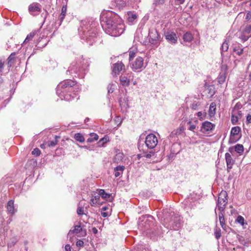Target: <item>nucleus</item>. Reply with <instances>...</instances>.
I'll use <instances>...</instances> for the list:
<instances>
[{
  "instance_id": "58836bf2",
  "label": "nucleus",
  "mask_w": 251,
  "mask_h": 251,
  "mask_svg": "<svg viewBox=\"0 0 251 251\" xmlns=\"http://www.w3.org/2000/svg\"><path fill=\"white\" fill-rule=\"evenodd\" d=\"M235 221L242 226H243L245 224L247 225V223H245V219L244 217L241 215L238 216Z\"/></svg>"
},
{
  "instance_id": "b1692460",
  "label": "nucleus",
  "mask_w": 251,
  "mask_h": 251,
  "mask_svg": "<svg viewBox=\"0 0 251 251\" xmlns=\"http://www.w3.org/2000/svg\"><path fill=\"white\" fill-rule=\"evenodd\" d=\"M241 131V128L239 126H235L231 128L230 131V141L231 140L232 136L237 135Z\"/></svg>"
},
{
  "instance_id": "864d4df0",
  "label": "nucleus",
  "mask_w": 251,
  "mask_h": 251,
  "mask_svg": "<svg viewBox=\"0 0 251 251\" xmlns=\"http://www.w3.org/2000/svg\"><path fill=\"white\" fill-rule=\"evenodd\" d=\"M77 213L79 215L83 214V208L82 207H78L77 209Z\"/></svg>"
},
{
  "instance_id": "c9c22d12",
  "label": "nucleus",
  "mask_w": 251,
  "mask_h": 251,
  "mask_svg": "<svg viewBox=\"0 0 251 251\" xmlns=\"http://www.w3.org/2000/svg\"><path fill=\"white\" fill-rule=\"evenodd\" d=\"M60 137L57 136H55V140L54 141H50L46 143V144L49 147H54L58 143V139Z\"/></svg>"
},
{
  "instance_id": "8fccbe9b",
  "label": "nucleus",
  "mask_w": 251,
  "mask_h": 251,
  "mask_svg": "<svg viewBox=\"0 0 251 251\" xmlns=\"http://www.w3.org/2000/svg\"><path fill=\"white\" fill-rule=\"evenodd\" d=\"M206 113H202V112H199L197 113V116L199 117L201 120H202L205 117Z\"/></svg>"
},
{
  "instance_id": "bb28decb",
  "label": "nucleus",
  "mask_w": 251,
  "mask_h": 251,
  "mask_svg": "<svg viewBox=\"0 0 251 251\" xmlns=\"http://www.w3.org/2000/svg\"><path fill=\"white\" fill-rule=\"evenodd\" d=\"M183 39L185 42H190L193 39V37L190 32H187L183 35Z\"/></svg>"
},
{
  "instance_id": "ddd939ff",
  "label": "nucleus",
  "mask_w": 251,
  "mask_h": 251,
  "mask_svg": "<svg viewBox=\"0 0 251 251\" xmlns=\"http://www.w3.org/2000/svg\"><path fill=\"white\" fill-rule=\"evenodd\" d=\"M215 127V125L208 121H205L202 124L201 131L202 133H206L211 131Z\"/></svg>"
},
{
  "instance_id": "4468645a",
  "label": "nucleus",
  "mask_w": 251,
  "mask_h": 251,
  "mask_svg": "<svg viewBox=\"0 0 251 251\" xmlns=\"http://www.w3.org/2000/svg\"><path fill=\"white\" fill-rule=\"evenodd\" d=\"M225 158L227 166V170L228 172H229L235 163V160L232 158L231 154L228 152H226L225 154Z\"/></svg>"
},
{
  "instance_id": "6e6d98bb",
  "label": "nucleus",
  "mask_w": 251,
  "mask_h": 251,
  "mask_svg": "<svg viewBox=\"0 0 251 251\" xmlns=\"http://www.w3.org/2000/svg\"><path fill=\"white\" fill-rule=\"evenodd\" d=\"M176 5H181L184 3L185 0H174Z\"/></svg>"
},
{
  "instance_id": "338daca9",
  "label": "nucleus",
  "mask_w": 251,
  "mask_h": 251,
  "mask_svg": "<svg viewBox=\"0 0 251 251\" xmlns=\"http://www.w3.org/2000/svg\"><path fill=\"white\" fill-rule=\"evenodd\" d=\"M71 246L68 244L66 245L65 247V250L66 251H71Z\"/></svg>"
},
{
  "instance_id": "5701e85b",
  "label": "nucleus",
  "mask_w": 251,
  "mask_h": 251,
  "mask_svg": "<svg viewBox=\"0 0 251 251\" xmlns=\"http://www.w3.org/2000/svg\"><path fill=\"white\" fill-rule=\"evenodd\" d=\"M82 230V228L80 225L75 226L73 230H70L68 233V235L71 236L74 233L77 234Z\"/></svg>"
},
{
  "instance_id": "f3484780",
  "label": "nucleus",
  "mask_w": 251,
  "mask_h": 251,
  "mask_svg": "<svg viewBox=\"0 0 251 251\" xmlns=\"http://www.w3.org/2000/svg\"><path fill=\"white\" fill-rule=\"evenodd\" d=\"M125 66L121 62H118L114 64L113 67V73L115 75L118 74L124 68Z\"/></svg>"
},
{
  "instance_id": "aec40b11",
  "label": "nucleus",
  "mask_w": 251,
  "mask_h": 251,
  "mask_svg": "<svg viewBox=\"0 0 251 251\" xmlns=\"http://www.w3.org/2000/svg\"><path fill=\"white\" fill-rule=\"evenodd\" d=\"M227 203V201L218 200L217 207L220 211H224L225 206Z\"/></svg>"
},
{
  "instance_id": "c756f323",
  "label": "nucleus",
  "mask_w": 251,
  "mask_h": 251,
  "mask_svg": "<svg viewBox=\"0 0 251 251\" xmlns=\"http://www.w3.org/2000/svg\"><path fill=\"white\" fill-rule=\"evenodd\" d=\"M227 74H226L225 73H220L218 77V81L220 84H223L226 80V78Z\"/></svg>"
},
{
  "instance_id": "6ab92c4d",
  "label": "nucleus",
  "mask_w": 251,
  "mask_h": 251,
  "mask_svg": "<svg viewBox=\"0 0 251 251\" xmlns=\"http://www.w3.org/2000/svg\"><path fill=\"white\" fill-rule=\"evenodd\" d=\"M126 16L128 22L130 24H133L137 18L136 14L130 11L127 12Z\"/></svg>"
},
{
  "instance_id": "de8ad7c7",
  "label": "nucleus",
  "mask_w": 251,
  "mask_h": 251,
  "mask_svg": "<svg viewBox=\"0 0 251 251\" xmlns=\"http://www.w3.org/2000/svg\"><path fill=\"white\" fill-rule=\"evenodd\" d=\"M165 0H154L153 4L155 6H158L164 4Z\"/></svg>"
},
{
  "instance_id": "37998d69",
  "label": "nucleus",
  "mask_w": 251,
  "mask_h": 251,
  "mask_svg": "<svg viewBox=\"0 0 251 251\" xmlns=\"http://www.w3.org/2000/svg\"><path fill=\"white\" fill-rule=\"evenodd\" d=\"M143 151V152H144V155L143 156L147 158H150L152 155L154 153V152L153 151H151L149 152V153H148L147 151H144L143 149H142Z\"/></svg>"
},
{
  "instance_id": "7c9ffc66",
  "label": "nucleus",
  "mask_w": 251,
  "mask_h": 251,
  "mask_svg": "<svg viewBox=\"0 0 251 251\" xmlns=\"http://www.w3.org/2000/svg\"><path fill=\"white\" fill-rule=\"evenodd\" d=\"M124 158V154L121 152H119L117 153L114 157V162L117 163H118L120 161H121Z\"/></svg>"
},
{
  "instance_id": "4d7b16f0",
  "label": "nucleus",
  "mask_w": 251,
  "mask_h": 251,
  "mask_svg": "<svg viewBox=\"0 0 251 251\" xmlns=\"http://www.w3.org/2000/svg\"><path fill=\"white\" fill-rule=\"evenodd\" d=\"M107 89L108 93H112L114 89L113 87V85H109L107 87Z\"/></svg>"
},
{
  "instance_id": "3c124183",
  "label": "nucleus",
  "mask_w": 251,
  "mask_h": 251,
  "mask_svg": "<svg viewBox=\"0 0 251 251\" xmlns=\"http://www.w3.org/2000/svg\"><path fill=\"white\" fill-rule=\"evenodd\" d=\"M215 237H216V238L217 239H219L221 237V233L220 229L217 230L215 232Z\"/></svg>"
},
{
  "instance_id": "cd10ccee",
  "label": "nucleus",
  "mask_w": 251,
  "mask_h": 251,
  "mask_svg": "<svg viewBox=\"0 0 251 251\" xmlns=\"http://www.w3.org/2000/svg\"><path fill=\"white\" fill-rule=\"evenodd\" d=\"M216 103L214 102L211 103L209 107V113L210 116H213L215 115L216 112Z\"/></svg>"
},
{
  "instance_id": "680f3d73",
  "label": "nucleus",
  "mask_w": 251,
  "mask_h": 251,
  "mask_svg": "<svg viewBox=\"0 0 251 251\" xmlns=\"http://www.w3.org/2000/svg\"><path fill=\"white\" fill-rule=\"evenodd\" d=\"M246 123L247 124L251 123V115L248 114L247 116Z\"/></svg>"
},
{
  "instance_id": "dca6fc26",
  "label": "nucleus",
  "mask_w": 251,
  "mask_h": 251,
  "mask_svg": "<svg viewBox=\"0 0 251 251\" xmlns=\"http://www.w3.org/2000/svg\"><path fill=\"white\" fill-rule=\"evenodd\" d=\"M100 195L99 193L94 192L92 194L91 199L90 200V204L92 206H95L97 203H99L100 199Z\"/></svg>"
},
{
  "instance_id": "c85d7f7f",
  "label": "nucleus",
  "mask_w": 251,
  "mask_h": 251,
  "mask_svg": "<svg viewBox=\"0 0 251 251\" xmlns=\"http://www.w3.org/2000/svg\"><path fill=\"white\" fill-rule=\"evenodd\" d=\"M233 51L236 54L240 56L243 54V49L238 45L234 47Z\"/></svg>"
},
{
  "instance_id": "2f4dec72",
  "label": "nucleus",
  "mask_w": 251,
  "mask_h": 251,
  "mask_svg": "<svg viewBox=\"0 0 251 251\" xmlns=\"http://www.w3.org/2000/svg\"><path fill=\"white\" fill-rule=\"evenodd\" d=\"M99 139V136L94 133L90 134V136L88 138L87 142L89 143H92L95 141L98 140Z\"/></svg>"
},
{
  "instance_id": "5fc2aeb1",
  "label": "nucleus",
  "mask_w": 251,
  "mask_h": 251,
  "mask_svg": "<svg viewBox=\"0 0 251 251\" xmlns=\"http://www.w3.org/2000/svg\"><path fill=\"white\" fill-rule=\"evenodd\" d=\"M246 195L248 200H251V189L247 190Z\"/></svg>"
},
{
  "instance_id": "473e14b6",
  "label": "nucleus",
  "mask_w": 251,
  "mask_h": 251,
  "mask_svg": "<svg viewBox=\"0 0 251 251\" xmlns=\"http://www.w3.org/2000/svg\"><path fill=\"white\" fill-rule=\"evenodd\" d=\"M74 138L75 140L80 143H83L85 141V139L82 134L77 133L75 134Z\"/></svg>"
},
{
  "instance_id": "0eeeda50",
  "label": "nucleus",
  "mask_w": 251,
  "mask_h": 251,
  "mask_svg": "<svg viewBox=\"0 0 251 251\" xmlns=\"http://www.w3.org/2000/svg\"><path fill=\"white\" fill-rule=\"evenodd\" d=\"M146 146L149 149H153L158 144L157 137L153 133L148 135L145 141Z\"/></svg>"
},
{
  "instance_id": "a19ab883",
  "label": "nucleus",
  "mask_w": 251,
  "mask_h": 251,
  "mask_svg": "<svg viewBox=\"0 0 251 251\" xmlns=\"http://www.w3.org/2000/svg\"><path fill=\"white\" fill-rule=\"evenodd\" d=\"M35 35V32H30L29 34H28L26 37V38L25 39L24 43H27L30 40H31L33 38V37Z\"/></svg>"
},
{
  "instance_id": "69168bd1",
  "label": "nucleus",
  "mask_w": 251,
  "mask_h": 251,
  "mask_svg": "<svg viewBox=\"0 0 251 251\" xmlns=\"http://www.w3.org/2000/svg\"><path fill=\"white\" fill-rule=\"evenodd\" d=\"M196 126L194 125H190V127H189L188 129L191 131H193L195 128Z\"/></svg>"
},
{
  "instance_id": "2eb2a0df",
  "label": "nucleus",
  "mask_w": 251,
  "mask_h": 251,
  "mask_svg": "<svg viewBox=\"0 0 251 251\" xmlns=\"http://www.w3.org/2000/svg\"><path fill=\"white\" fill-rule=\"evenodd\" d=\"M166 39L171 43L175 44L177 42V37L176 33L172 31H168L165 33Z\"/></svg>"
},
{
  "instance_id": "4c0bfd02",
  "label": "nucleus",
  "mask_w": 251,
  "mask_h": 251,
  "mask_svg": "<svg viewBox=\"0 0 251 251\" xmlns=\"http://www.w3.org/2000/svg\"><path fill=\"white\" fill-rule=\"evenodd\" d=\"M17 241L18 239L16 237H13L11 238L10 240V241L7 244L8 247L11 248L17 243Z\"/></svg>"
},
{
  "instance_id": "0e129e2a",
  "label": "nucleus",
  "mask_w": 251,
  "mask_h": 251,
  "mask_svg": "<svg viewBox=\"0 0 251 251\" xmlns=\"http://www.w3.org/2000/svg\"><path fill=\"white\" fill-rule=\"evenodd\" d=\"M235 146H233V147H230L228 148V151L231 153H232L234 151H235Z\"/></svg>"
},
{
  "instance_id": "9b49d317",
  "label": "nucleus",
  "mask_w": 251,
  "mask_h": 251,
  "mask_svg": "<svg viewBox=\"0 0 251 251\" xmlns=\"http://www.w3.org/2000/svg\"><path fill=\"white\" fill-rule=\"evenodd\" d=\"M132 70L135 71L141 69L143 67L144 59L141 57H138L135 61L131 63Z\"/></svg>"
},
{
  "instance_id": "a18cd8bd",
  "label": "nucleus",
  "mask_w": 251,
  "mask_h": 251,
  "mask_svg": "<svg viewBox=\"0 0 251 251\" xmlns=\"http://www.w3.org/2000/svg\"><path fill=\"white\" fill-rule=\"evenodd\" d=\"M240 118L239 116H236L235 115H234L231 114V122L232 124L236 125Z\"/></svg>"
},
{
  "instance_id": "72a5a7b5",
  "label": "nucleus",
  "mask_w": 251,
  "mask_h": 251,
  "mask_svg": "<svg viewBox=\"0 0 251 251\" xmlns=\"http://www.w3.org/2000/svg\"><path fill=\"white\" fill-rule=\"evenodd\" d=\"M99 194H100V196L104 199H107L111 196L110 194L106 193L103 189H100L99 190Z\"/></svg>"
},
{
  "instance_id": "1a4fd4ad",
  "label": "nucleus",
  "mask_w": 251,
  "mask_h": 251,
  "mask_svg": "<svg viewBox=\"0 0 251 251\" xmlns=\"http://www.w3.org/2000/svg\"><path fill=\"white\" fill-rule=\"evenodd\" d=\"M251 37V25H247L243 29L242 33L239 38L241 40V41L245 42V41H247L248 39Z\"/></svg>"
},
{
  "instance_id": "13d9d810",
  "label": "nucleus",
  "mask_w": 251,
  "mask_h": 251,
  "mask_svg": "<svg viewBox=\"0 0 251 251\" xmlns=\"http://www.w3.org/2000/svg\"><path fill=\"white\" fill-rule=\"evenodd\" d=\"M246 20L247 21H251V11L248 12L246 16Z\"/></svg>"
},
{
  "instance_id": "774afa93",
  "label": "nucleus",
  "mask_w": 251,
  "mask_h": 251,
  "mask_svg": "<svg viewBox=\"0 0 251 251\" xmlns=\"http://www.w3.org/2000/svg\"><path fill=\"white\" fill-rule=\"evenodd\" d=\"M197 106H198L197 103H193L191 105V108L193 109L196 110V109H197Z\"/></svg>"
},
{
  "instance_id": "f704fd0d",
  "label": "nucleus",
  "mask_w": 251,
  "mask_h": 251,
  "mask_svg": "<svg viewBox=\"0 0 251 251\" xmlns=\"http://www.w3.org/2000/svg\"><path fill=\"white\" fill-rule=\"evenodd\" d=\"M235 151L238 153L239 154H242L244 151V147L241 144H237L235 146Z\"/></svg>"
},
{
  "instance_id": "a878e982",
  "label": "nucleus",
  "mask_w": 251,
  "mask_h": 251,
  "mask_svg": "<svg viewBox=\"0 0 251 251\" xmlns=\"http://www.w3.org/2000/svg\"><path fill=\"white\" fill-rule=\"evenodd\" d=\"M67 12V5H63L61 9V13L60 15V25L65 18Z\"/></svg>"
},
{
  "instance_id": "7ed1b4c3",
  "label": "nucleus",
  "mask_w": 251,
  "mask_h": 251,
  "mask_svg": "<svg viewBox=\"0 0 251 251\" xmlns=\"http://www.w3.org/2000/svg\"><path fill=\"white\" fill-rule=\"evenodd\" d=\"M89 64L87 60L82 57L77 59L75 62L71 64L68 71L75 76L83 77L87 71Z\"/></svg>"
},
{
  "instance_id": "a211bd4d",
  "label": "nucleus",
  "mask_w": 251,
  "mask_h": 251,
  "mask_svg": "<svg viewBox=\"0 0 251 251\" xmlns=\"http://www.w3.org/2000/svg\"><path fill=\"white\" fill-rule=\"evenodd\" d=\"M41 5L38 3H33L29 6V11L30 12H40L41 11Z\"/></svg>"
},
{
  "instance_id": "49530a36",
  "label": "nucleus",
  "mask_w": 251,
  "mask_h": 251,
  "mask_svg": "<svg viewBox=\"0 0 251 251\" xmlns=\"http://www.w3.org/2000/svg\"><path fill=\"white\" fill-rule=\"evenodd\" d=\"M228 67L226 64H222L221 66V72L227 74Z\"/></svg>"
},
{
  "instance_id": "9d476101",
  "label": "nucleus",
  "mask_w": 251,
  "mask_h": 251,
  "mask_svg": "<svg viewBox=\"0 0 251 251\" xmlns=\"http://www.w3.org/2000/svg\"><path fill=\"white\" fill-rule=\"evenodd\" d=\"M148 37L150 42L152 44H155V42L159 40L160 38V35L158 34V32L154 29L149 30Z\"/></svg>"
},
{
  "instance_id": "09e8293b",
  "label": "nucleus",
  "mask_w": 251,
  "mask_h": 251,
  "mask_svg": "<svg viewBox=\"0 0 251 251\" xmlns=\"http://www.w3.org/2000/svg\"><path fill=\"white\" fill-rule=\"evenodd\" d=\"M41 153V151L38 148L34 149L32 151V154L33 155H35L36 156H39Z\"/></svg>"
},
{
  "instance_id": "bf43d9fd",
  "label": "nucleus",
  "mask_w": 251,
  "mask_h": 251,
  "mask_svg": "<svg viewBox=\"0 0 251 251\" xmlns=\"http://www.w3.org/2000/svg\"><path fill=\"white\" fill-rule=\"evenodd\" d=\"M135 55V53L133 51H130L129 53V61L130 62L131 60V59H132Z\"/></svg>"
},
{
  "instance_id": "f03ea898",
  "label": "nucleus",
  "mask_w": 251,
  "mask_h": 251,
  "mask_svg": "<svg viewBox=\"0 0 251 251\" xmlns=\"http://www.w3.org/2000/svg\"><path fill=\"white\" fill-rule=\"evenodd\" d=\"M79 33L82 39L90 45H92L98 39V31L94 25L87 22H83L78 29Z\"/></svg>"
},
{
  "instance_id": "79ce46f5",
  "label": "nucleus",
  "mask_w": 251,
  "mask_h": 251,
  "mask_svg": "<svg viewBox=\"0 0 251 251\" xmlns=\"http://www.w3.org/2000/svg\"><path fill=\"white\" fill-rule=\"evenodd\" d=\"M228 43L226 42V41H225L222 45V47H221V51H222V53L223 52H225V51H226L228 49Z\"/></svg>"
},
{
  "instance_id": "052dcab7",
  "label": "nucleus",
  "mask_w": 251,
  "mask_h": 251,
  "mask_svg": "<svg viewBox=\"0 0 251 251\" xmlns=\"http://www.w3.org/2000/svg\"><path fill=\"white\" fill-rule=\"evenodd\" d=\"M84 243L82 240H78L76 242V246L78 247H83Z\"/></svg>"
},
{
  "instance_id": "39448f33",
  "label": "nucleus",
  "mask_w": 251,
  "mask_h": 251,
  "mask_svg": "<svg viewBox=\"0 0 251 251\" xmlns=\"http://www.w3.org/2000/svg\"><path fill=\"white\" fill-rule=\"evenodd\" d=\"M141 0H112V5L119 9H122L126 7H136V3Z\"/></svg>"
},
{
  "instance_id": "c03bdc74",
  "label": "nucleus",
  "mask_w": 251,
  "mask_h": 251,
  "mask_svg": "<svg viewBox=\"0 0 251 251\" xmlns=\"http://www.w3.org/2000/svg\"><path fill=\"white\" fill-rule=\"evenodd\" d=\"M107 142V139L106 138H102L100 141L98 142V144L99 147H102L103 145Z\"/></svg>"
},
{
  "instance_id": "20e7f679",
  "label": "nucleus",
  "mask_w": 251,
  "mask_h": 251,
  "mask_svg": "<svg viewBox=\"0 0 251 251\" xmlns=\"http://www.w3.org/2000/svg\"><path fill=\"white\" fill-rule=\"evenodd\" d=\"M76 84L75 82L66 79L61 82L56 87V94L61 100H69L70 95L66 93Z\"/></svg>"
},
{
  "instance_id": "e433bc0d",
  "label": "nucleus",
  "mask_w": 251,
  "mask_h": 251,
  "mask_svg": "<svg viewBox=\"0 0 251 251\" xmlns=\"http://www.w3.org/2000/svg\"><path fill=\"white\" fill-rule=\"evenodd\" d=\"M227 194L225 191H222L219 194L218 200L227 201Z\"/></svg>"
},
{
  "instance_id": "423d86ee",
  "label": "nucleus",
  "mask_w": 251,
  "mask_h": 251,
  "mask_svg": "<svg viewBox=\"0 0 251 251\" xmlns=\"http://www.w3.org/2000/svg\"><path fill=\"white\" fill-rule=\"evenodd\" d=\"M181 217L179 216H172L170 221L167 219H164L165 226L168 228L178 230L181 226Z\"/></svg>"
},
{
  "instance_id": "f8f14e48",
  "label": "nucleus",
  "mask_w": 251,
  "mask_h": 251,
  "mask_svg": "<svg viewBox=\"0 0 251 251\" xmlns=\"http://www.w3.org/2000/svg\"><path fill=\"white\" fill-rule=\"evenodd\" d=\"M6 208L8 214H10L11 216L14 215L17 211V207L14 204L13 200H10L8 201Z\"/></svg>"
},
{
  "instance_id": "6e6552de",
  "label": "nucleus",
  "mask_w": 251,
  "mask_h": 251,
  "mask_svg": "<svg viewBox=\"0 0 251 251\" xmlns=\"http://www.w3.org/2000/svg\"><path fill=\"white\" fill-rule=\"evenodd\" d=\"M133 78V75L132 73L123 74L120 77V83L123 86H127Z\"/></svg>"
},
{
  "instance_id": "412c9836",
  "label": "nucleus",
  "mask_w": 251,
  "mask_h": 251,
  "mask_svg": "<svg viewBox=\"0 0 251 251\" xmlns=\"http://www.w3.org/2000/svg\"><path fill=\"white\" fill-rule=\"evenodd\" d=\"M219 219L220 221V225L223 228V229H226V225L225 224V220L224 216V211H220L219 214Z\"/></svg>"
},
{
  "instance_id": "603ef678",
  "label": "nucleus",
  "mask_w": 251,
  "mask_h": 251,
  "mask_svg": "<svg viewBox=\"0 0 251 251\" xmlns=\"http://www.w3.org/2000/svg\"><path fill=\"white\" fill-rule=\"evenodd\" d=\"M183 130H184V128H183V126H180L176 131L175 134H176V135H179V134H180L182 133V132L183 131Z\"/></svg>"
},
{
  "instance_id": "f257e3e1",
  "label": "nucleus",
  "mask_w": 251,
  "mask_h": 251,
  "mask_svg": "<svg viewBox=\"0 0 251 251\" xmlns=\"http://www.w3.org/2000/svg\"><path fill=\"white\" fill-rule=\"evenodd\" d=\"M100 24L105 32L114 37L121 35L125 29L122 19L115 13L108 11L102 13L100 18Z\"/></svg>"
},
{
  "instance_id": "ea45409f",
  "label": "nucleus",
  "mask_w": 251,
  "mask_h": 251,
  "mask_svg": "<svg viewBox=\"0 0 251 251\" xmlns=\"http://www.w3.org/2000/svg\"><path fill=\"white\" fill-rule=\"evenodd\" d=\"M15 53L13 52L8 57L7 60H8V65L9 67H10L12 65L11 63V61L15 59Z\"/></svg>"
},
{
  "instance_id": "e2e57ef3",
  "label": "nucleus",
  "mask_w": 251,
  "mask_h": 251,
  "mask_svg": "<svg viewBox=\"0 0 251 251\" xmlns=\"http://www.w3.org/2000/svg\"><path fill=\"white\" fill-rule=\"evenodd\" d=\"M137 251H149L148 250L144 248L142 246H140V248L138 247Z\"/></svg>"
},
{
  "instance_id": "393cba45",
  "label": "nucleus",
  "mask_w": 251,
  "mask_h": 251,
  "mask_svg": "<svg viewBox=\"0 0 251 251\" xmlns=\"http://www.w3.org/2000/svg\"><path fill=\"white\" fill-rule=\"evenodd\" d=\"M231 114L235 115L236 116H239V118L241 117L242 113V112L239 110V106L237 104H236L234 107Z\"/></svg>"
},
{
  "instance_id": "4be33fe9",
  "label": "nucleus",
  "mask_w": 251,
  "mask_h": 251,
  "mask_svg": "<svg viewBox=\"0 0 251 251\" xmlns=\"http://www.w3.org/2000/svg\"><path fill=\"white\" fill-rule=\"evenodd\" d=\"M125 166H118L114 168V171H115V177H118L122 173L123 171L125 170Z\"/></svg>"
}]
</instances>
